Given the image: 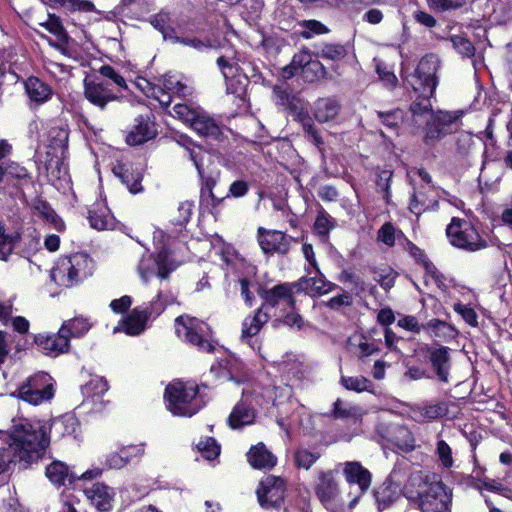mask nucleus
<instances>
[{"mask_svg": "<svg viewBox=\"0 0 512 512\" xmlns=\"http://www.w3.org/2000/svg\"><path fill=\"white\" fill-rule=\"evenodd\" d=\"M198 386L193 382L173 381L165 390L166 408L175 416L191 417L201 408L196 396Z\"/></svg>", "mask_w": 512, "mask_h": 512, "instance_id": "39448f33", "label": "nucleus"}, {"mask_svg": "<svg viewBox=\"0 0 512 512\" xmlns=\"http://www.w3.org/2000/svg\"><path fill=\"white\" fill-rule=\"evenodd\" d=\"M346 55V50L341 45L327 44L323 46L320 52V57L329 60H340Z\"/></svg>", "mask_w": 512, "mask_h": 512, "instance_id": "5fc2aeb1", "label": "nucleus"}, {"mask_svg": "<svg viewBox=\"0 0 512 512\" xmlns=\"http://www.w3.org/2000/svg\"><path fill=\"white\" fill-rule=\"evenodd\" d=\"M24 87L30 101L37 104L47 102L53 94L52 88L37 77H29Z\"/></svg>", "mask_w": 512, "mask_h": 512, "instance_id": "c85d7f7f", "label": "nucleus"}, {"mask_svg": "<svg viewBox=\"0 0 512 512\" xmlns=\"http://www.w3.org/2000/svg\"><path fill=\"white\" fill-rule=\"evenodd\" d=\"M94 261L85 253L61 257L51 270V279L60 287L70 288L93 274Z\"/></svg>", "mask_w": 512, "mask_h": 512, "instance_id": "20e7f679", "label": "nucleus"}, {"mask_svg": "<svg viewBox=\"0 0 512 512\" xmlns=\"http://www.w3.org/2000/svg\"><path fill=\"white\" fill-rule=\"evenodd\" d=\"M196 446L201 455L207 460H213L220 454V446L214 438L207 437L202 439Z\"/></svg>", "mask_w": 512, "mask_h": 512, "instance_id": "a18cd8bd", "label": "nucleus"}, {"mask_svg": "<svg viewBox=\"0 0 512 512\" xmlns=\"http://www.w3.org/2000/svg\"><path fill=\"white\" fill-rule=\"evenodd\" d=\"M115 176L121 179L132 194H137L143 190L141 181L143 178L140 169H134L131 165L118 163L113 168Z\"/></svg>", "mask_w": 512, "mask_h": 512, "instance_id": "aec40b11", "label": "nucleus"}, {"mask_svg": "<svg viewBox=\"0 0 512 512\" xmlns=\"http://www.w3.org/2000/svg\"><path fill=\"white\" fill-rule=\"evenodd\" d=\"M431 193H434V191L430 187H428V191L414 192L409 204V210L418 216L424 211L433 208L436 205V200L429 195Z\"/></svg>", "mask_w": 512, "mask_h": 512, "instance_id": "4c0bfd02", "label": "nucleus"}, {"mask_svg": "<svg viewBox=\"0 0 512 512\" xmlns=\"http://www.w3.org/2000/svg\"><path fill=\"white\" fill-rule=\"evenodd\" d=\"M446 412L447 408L444 403H436L418 407L414 411L415 416L419 421H432L443 417Z\"/></svg>", "mask_w": 512, "mask_h": 512, "instance_id": "ea45409f", "label": "nucleus"}, {"mask_svg": "<svg viewBox=\"0 0 512 512\" xmlns=\"http://www.w3.org/2000/svg\"><path fill=\"white\" fill-rule=\"evenodd\" d=\"M217 65L227 81V91L238 96L242 95L248 79L239 74V65L235 57L220 56L217 59Z\"/></svg>", "mask_w": 512, "mask_h": 512, "instance_id": "ddd939ff", "label": "nucleus"}, {"mask_svg": "<svg viewBox=\"0 0 512 512\" xmlns=\"http://www.w3.org/2000/svg\"><path fill=\"white\" fill-rule=\"evenodd\" d=\"M85 98L93 105L104 109L108 102L115 99L107 83L95 79L84 80Z\"/></svg>", "mask_w": 512, "mask_h": 512, "instance_id": "2eb2a0df", "label": "nucleus"}, {"mask_svg": "<svg viewBox=\"0 0 512 512\" xmlns=\"http://www.w3.org/2000/svg\"><path fill=\"white\" fill-rule=\"evenodd\" d=\"M333 415L340 419L357 418L360 416V410L356 406L337 399L334 403Z\"/></svg>", "mask_w": 512, "mask_h": 512, "instance_id": "8fccbe9b", "label": "nucleus"}, {"mask_svg": "<svg viewBox=\"0 0 512 512\" xmlns=\"http://www.w3.org/2000/svg\"><path fill=\"white\" fill-rule=\"evenodd\" d=\"M430 8L438 11L458 9L466 4V0H427Z\"/></svg>", "mask_w": 512, "mask_h": 512, "instance_id": "13d9d810", "label": "nucleus"}, {"mask_svg": "<svg viewBox=\"0 0 512 512\" xmlns=\"http://www.w3.org/2000/svg\"><path fill=\"white\" fill-rule=\"evenodd\" d=\"M439 67L440 61L436 55L429 54L423 57L415 70L414 77L417 83L414 84V90L423 89L424 94L433 95L438 84Z\"/></svg>", "mask_w": 512, "mask_h": 512, "instance_id": "9b49d317", "label": "nucleus"}, {"mask_svg": "<svg viewBox=\"0 0 512 512\" xmlns=\"http://www.w3.org/2000/svg\"><path fill=\"white\" fill-rule=\"evenodd\" d=\"M475 487L480 490V492L484 488L486 490L497 492L509 499H512V490L504 487L501 482L495 479L485 478L481 480L479 484L475 485Z\"/></svg>", "mask_w": 512, "mask_h": 512, "instance_id": "603ef678", "label": "nucleus"}, {"mask_svg": "<svg viewBox=\"0 0 512 512\" xmlns=\"http://www.w3.org/2000/svg\"><path fill=\"white\" fill-rule=\"evenodd\" d=\"M319 454L313 453L307 449H298L294 453V462L298 468L308 470L317 460Z\"/></svg>", "mask_w": 512, "mask_h": 512, "instance_id": "3c124183", "label": "nucleus"}, {"mask_svg": "<svg viewBox=\"0 0 512 512\" xmlns=\"http://www.w3.org/2000/svg\"><path fill=\"white\" fill-rule=\"evenodd\" d=\"M334 220L332 217L326 212H319L316 221L314 223V229L317 234L321 236H325L329 233L331 229L334 228Z\"/></svg>", "mask_w": 512, "mask_h": 512, "instance_id": "864d4df0", "label": "nucleus"}, {"mask_svg": "<svg viewBox=\"0 0 512 512\" xmlns=\"http://www.w3.org/2000/svg\"><path fill=\"white\" fill-rule=\"evenodd\" d=\"M405 240L401 230L395 228L391 223H385L377 233V240L387 246H393L396 241Z\"/></svg>", "mask_w": 512, "mask_h": 512, "instance_id": "37998d69", "label": "nucleus"}, {"mask_svg": "<svg viewBox=\"0 0 512 512\" xmlns=\"http://www.w3.org/2000/svg\"><path fill=\"white\" fill-rule=\"evenodd\" d=\"M430 116L433 118V121L429 124L427 137L433 139L448 133L449 127L458 120L460 114L439 111L435 115Z\"/></svg>", "mask_w": 512, "mask_h": 512, "instance_id": "a878e982", "label": "nucleus"}, {"mask_svg": "<svg viewBox=\"0 0 512 512\" xmlns=\"http://www.w3.org/2000/svg\"><path fill=\"white\" fill-rule=\"evenodd\" d=\"M175 331L179 338L197 346L199 350H213V345L208 340L210 328L205 322L187 315L179 316L175 320Z\"/></svg>", "mask_w": 512, "mask_h": 512, "instance_id": "0eeeda50", "label": "nucleus"}, {"mask_svg": "<svg viewBox=\"0 0 512 512\" xmlns=\"http://www.w3.org/2000/svg\"><path fill=\"white\" fill-rule=\"evenodd\" d=\"M49 444L47 429L40 422L22 420L14 424L5 448H0V475L12 462L25 467L37 461Z\"/></svg>", "mask_w": 512, "mask_h": 512, "instance_id": "f257e3e1", "label": "nucleus"}, {"mask_svg": "<svg viewBox=\"0 0 512 512\" xmlns=\"http://www.w3.org/2000/svg\"><path fill=\"white\" fill-rule=\"evenodd\" d=\"M264 403L267 401L263 395L243 392L241 401L235 405L228 417L229 426L232 429H239L251 425L255 420V407H261Z\"/></svg>", "mask_w": 512, "mask_h": 512, "instance_id": "1a4fd4ad", "label": "nucleus"}, {"mask_svg": "<svg viewBox=\"0 0 512 512\" xmlns=\"http://www.w3.org/2000/svg\"><path fill=\"white\" fill-rule=\"evenodd\" d=\"M192 128L200 135L214 140L222 136L221 125L203 109L198 114Z\"/></svg>", "mask_w": 512, "mask_h": 512, "instance_id": "393cba45", "label": "nucleus"}, {"mask_svg": "<svg viewBox=\"0 0 512 512\" xmlns=\"http://www.w3.org/2000/svg\"><path fill=\"white\" fill-rule=\"evenodd\" d=\"M50 33L55 35L61 43H65L67 41V35L64 32V29L59 22V20L54 16H49V19L42 24Z\"/></svg>", "mask_w": 512, "mask_h": 512, "instance_id": "4d7b16f0", "label": "nucleus"}, {"mask_svg": "<svg viewBox=\"0 0 512 512\" xmlns=\"http://www.w3.org/2000/svg\"><path fill=\"white\" fill-rule=\"evenodd\" d=\"M429 360L439 380L448 382L450 355L446 347L429 349Z\"/></svg>", "mask_w": 512, "mask_h": 512, "instance_id": "cd10ccee", "label": "nucleus"}, {"mask_svg": "<svg viewBox=\"0 0 512 512\" xmlns=\"http://www.w3.org/2000/svg\"><path fill=\"white\" fill-rule=\"evenodd\" d=\"M108 390L107 383L101 378L92 379L86 386L85 392H93L96 395H102Z\"/></svg>", "mask_w": 512, "mask_h": 512, "instance_id": "774afa93", "label": "nucleus"}, {"mask_svg": "<svg viewBox=\"0 0 512 512\" xmlns=\"http://www.w3.org/2000/svg\"><path fill=\"white\" fill-rule=\"evenodd\" d=\"M343 474L346 481L350 484H357L362 493L370 487L371 473L360 462H346Z\"/></svg>", "mask_w": 512, "mask_h": 512, "instance_id": "412c9836", "label": "nucleus"}, {"mask_svg": "<svg viewBox=\"0 0 512 512\" xmlns=\"http://www.w3.org/2000/svg\"><path fill=\"white\" fill-rule=\"evenodd\" d=\"M166 20H167V15H165V14H158V15H156V16H154L152 18L151 24L156 29L161 31L164 40H169L170 41V39H172V36H173V31L169 30V29H165Z\"/></svg>", "mask_w": 512, "mask_h": 512, "instance_id": "338daca9", "label": "nucleus"}, {"mask_svg": "<svg viewBox=\"0 0 512 512\" xmlns=\"http://www.w3.org/2000/svg\"><path fill=\"white\" fill-rule=\"evenodd\" d=\"M446 237L453 247L467 252H477L489 246L502 249L503 246L508 245L496 237H483L471 222L457 217L452 218L447 226Z\"/></svg>", "mask_w": 512, "mask_h": 512, "instance_id": "7ed1b4c3", "label": "nucleus"}, {"mask_svg": "<svg viewBox=\"0 0 512 512\" xmlns=\"http://www.w3.org/2000/svg\"><path fill=\"white\" fill-rule=\"evenodd\" d=\"M50 431L56 438L76 439L80 432V424L75 416L66 414L52 421Z\"/></svg>", "mask_w": 512, "mask_h": 512, "instance_id": "4be33fe9", "label": "nucleus"}, {"mask_svg": "<svg viewBox=\"0 0 512 512\" xmlns=\"http://www.w3.org/2000/svg\"><path fill=\"white\" fill-rule=\"evenodd\" d=\"M201 110L202 109L200 107H192L187 104H176L173 106L170 114L192 127Z\"/></svg>", "mask_w": 512, "mask_h": 512, "instance_id": "79ce46f5", "label": "nucleus"}, {"mask_svg": "<svg viewBox=\"0 0 512 512\" xmlns=\"http://www.w3.org/2000/svg\"><path fill=\"white\" fill-rule=\"evenodd\" d=\"M35 342L46 355L53 357L68 352L70 347L69 337L61 329L55 335L39 334L35 337Z\"/></svg>", "mask_w": 512, "mask_h": 512, "instance_id": "f3484780", "label": "nucleus"}, {"mask_svg": "<svg viewBox=\"0 0 512 512\" xmlns=\"http://www.w3.org/2000/svg\"><path fill=\"white\" fill-rule=\"evenodd\" d=\"M339 108L337 100L322 98L315 103L314 116L319 122H328L337 116Z\"/></svg>", "mask_w": 512, "mask_h": 512, "instance_id": "c9c22d12", "label": "nucleus"}, {"mask_svg": "<svg viewBox=\"0 0 512 512\" xmlns=\"http://www.w3.org/2000/svg\"><path fill=\"white\" fill-rule=\"evenodd\" d=\"M303 289L312 296H319L331 292L336 285L327 281L325 277L316 270V275L305 278L301 281Z\"/></svg>", "mask_w": 512, "mask_h": 512, "instance_id": "473e14b6", "label": "nucleus"}, {"mask_svg": "<svg viewBox=\"0 0 512 512\" xmlns=\"http://www.w3.org/2000/svg\"><path fill=\"white\" fill-rule=\"evenodd\" d=\"M351 350L359 357H368L377 351L374 344L369 343L362 334H355L349 338Z\"/></svg>", "mask_w": 512, "mask_h": 512, "instance_id": "a19ab883", "label": "nucleus"}, {"mask_svg": "<svg viewBox=\"0 0 512 512\" xmlns=\"http://www.w3.org/2000/svg\"><path fill=\"white\" fill-rule=\"evenodd\" d=\"M159 85L165 93L170 95V102L172 101V96L187 97L193 93V87L182 82L175 75H164Z\"/></svg>", "mask_w": 512, "mask_h": 512, "instance_id": "2f4dec72", "label": "nucleus"}, {"mask_svg": "<svg viewBox=\"0 0 512 512\" xmlns=\"http://www.w3.org/2000/svg\"><path fill=\"white\" fill-rule=\"evenodd\" d=\"M269 313L265 311V306L257 310L253 316H248L242 324V338L247 339L255 336L269 320Z\"/></svg>", "mask_w": 512, "mask_h": 512, "instance_id": "72a5a7b5", "label": "nucleus"}, {"mask_svg": "<svg viewBox=\"0 0 512 512\" xmlns=\"http://www.w3.org/2000/svg\"><path fill=\"white\" fill-rule=\"evenodd\" d=\"M451 42L453 47L463 56L470 57L474 54V47L472 43L461 36H452Z\"/></svg>", "mask_w": 512, "mask_h": 512, "instance_id": "052dcab7", "label": "nucleus"}, {"mask_svg": "<svg viewBox=\"0 0 512 512\" xmlns=\"http://www.w3.org/2000/svg\"><path fill=\"white\" fill-rule=\"evenodd\" d=\"M136 124L132 128V130L127 135V143L130 145H139L150 139H152L155 134V126L154 123L150 121V119L144 118L140 116L136 118Z\"/></svg>", "mask_w": 512, "mask_h": 512, "instance_id": "b1692460", "label": "nucleus"}, {"mask_svg": "<svg viewBox=\"0 0 512 512\" xmlns=\"http://www.w3.org/2000/svg\"><path fill=\"white\" fill-rule=\"evenodd\" d=\"M435 455L443 468L450 469L453 467L454 458L452 448L445 440L439 437L435 445Z\"/></svg>", "mask_w": 512, "mask_h": 512, "instance_id": "c03bdc74", "label": "nucleus"}, {"mask_svg": "<svg viewBox=\"0 0 512 512\" xmlns=\"http://www.w3.org/2000/svg\"><path fill=\"white\" fill-rule=\"evenodd\" d=\"M291 309L292 310L290 312L286 313L283 316H280V318L276 322H281L290 328H295L299 330L303 327L304 321L302 317L294 311L293 306L291 307Z\"/></svg>", "mask_w": 512, "mask_h": 512, "instance_id": "e2e57ef3", "label": "nucleus"}, {"mask_svg": "<svg viewBox=\"0 0 512 512\" xmlns=\"http://www.w3.org/2000/svg\"><path fill=\"white\" fill-rule=\"evenodd\" d=\"M314 489L317 497L325 506L334 501L339 493L338 485L331 471L318 474Z\"/></svg>", "mask_w": 512, "mask_h": 512, "instance_id": "6ab92c4d", "label": "nucleus"}, {"mask_svg": "<svg viewBox=\"0 0 512 512\" xmlns=\"http://www.w3.org/2000/svg\"><path fill=\"white\" fill-rule=\"evenodd\" d=\"M256 493L258 502L262 508H277L284 500V480L279 477L269 475L260 482Z\"/></svg>", "mask_w": 512, "mask_h": 512, "instance_id": "f8f14e48", "label": "nucleus"}, {"mask_svg": "<svg viewBox=\"0 0 512 512\" xmlns=\"http://www.w3.org/2000/svg\"><path fill=\"white\" fill-rule=\"evenodd\" d=\"M7 171V179H23L28 176L26 168L16 162L4 163Z\"/></svg>", "mask_w": 512, "mask_h": 512, "instance_id": "69168bd1", "label": "nucleus"}, {"mask_svg": "<svg viewBox=\"0 0 512 512\" xmlns=\"http://www.w3.org/2000/svg\"><path fill=\"white\" fill-rule=\"evenodd\" d=\"M265 311L269 306L276 307L282 305L284 307H292L294 299L292 297L291 288L287 284H281L273 287L265 293Z\"/></svg>", "mask_w": 512, "mask_h": 512, "instance_id": "c756f323", "label": "nucleus"}, {"mask_svg": "<svg viewBox=\"0 0 512 512\" xmlns=\"http://www.w3.org/2000/svg\"><path fill=\"white\" fill-rule=\"evenodd\" d=\"M164 307L165 304L161 301V295L159 294L157 299L150 305L134 308L130 314L113 329V332L124 331L130 336L139 335L145 330L149 317L159 315Z\"/></svg>", "mask_w": 512, "mask_h": 512, "instance_id": "6e6552de", "label": "nucleus"}, {"mask_svg": "<svg viewBox=\"0 0 512 512\" xmlns=\"http://www.w3.org/2000/svg\"><path fill=\"white\" fill-rule=\"evenodd\" d=\"M377 114L383 124L390 129L397 128L399 123L403 120V112L401 110H395L387 113L378 112Z\"/></svg>", "mask_w": 512, "mask_h": 512, "instance_id": "680f3d73", "label": "nucleus"}, {"mask_svg": "<svg viewBox=\"0 0 512 512\" xmlns=\"http://www.w3.org/2000/svg\"><path fill=\"white\" fill-rule=\"evenodd\" d=\"M83 492L90 503L99 511H109L114 502V491L103 483H94L85 487Z\"/></svg>", "mask_w": 512, "mask_h": 512, "instance_id": "dca6fc26", "label": "nucleus"}, {"mask_svg": "<svg viewBox=\"0 0 512 512\" xmlns=\"http://www.w3.org/2000/svg\"><path fill=\"white\" fill-rule=\"evenodd\" d=\"M178 144L183 147L185 155H187L191 159V161L194 163L196 169L201 174L202 173V170H201L202 156L204 154L202 149L199 146L192 143L190 140H186V139L183 141V143L178 142Z\"/></svg>", "mask_w": 512, "mask_h": 512, "instance_id": "de8ad7c7", "label": "nucleus"}, {"mask_svg": "<svg viewBox=\"0 0 512 512\" xmlns=\"http://www.w3.org/2000/svg\"><path fill=\"white\" fill-rule=\"evenodd\" d=\"M341 383L348 390H353L356 392L369 391L372 387V383L370 380L363 376H355V377H345L342 376Z\"/></svg>", "mask_w": 512, "mask_h": 512, "instance_id": "09e8293b", "label": "nucleus"}, {"mask_svg": "<svg viewBox=\"0 0 512 512\" xmlns=\"http://www.w3.org/2000/svg\"><path fill=\"white\" fill-rule=\"evenodd\" d=\"M169 257L170 252L166 248H162L156 258H153L151 255L143 256L138 266L142 280L146 282L155 275L160 278H166L178 266Z\"/></svg>", "mask_w": 512, "mask_h": 512, "instance_id": "9d476101", "label": "nucleus"}, {"mask_svg": "<svg viewBox=\"0 0 512 512\" xmlns=\"http://www.w3.org/2000/svg\"><path fill=\"white\" fill-rule=\"evenodd\" d=\"M45 475L53 485L58 487L73 484L76 481V474L62 461L50 463L46 467Z\"/></svg>", "mask_w": 512, "mask_h": 512, "instance_id": "5701e85b", "label": "nucleus"}, {"mask_svg": "<svg viewBox=\"0 0 512 512\" xmlns=\"http://www.w3.org/2000/svg\"><path fill=\"white\" fill-rule=\"evenodd\" d=\"M454 310L462 316L464 321L470 326L478 325V317L475 310L465 304L457 303L454 305Z\"/></svg>", "mask_w": 512, "mask_h": 512, "instance_id": "bf43d9fd", "label": "nucleus"}, {"mask_svg": "<svg viewBox=\"0 0 512 512\" xmlns=\"http://www.w3.org/2000/svg\"><path fill=\"white\" fill-rule=\"evenodd\" d=\"M307 66L308 69L315 72L316 76L325 73L323 65L319 61H312L311 53L308 50H302L295 54L290 65L284 68V75L286 77H292L300 70H304Z\"/></svg>", "mask_w": 512, "mask_h": 512, "instance_id": "a211bd4d", "label": "nucleus"}, {"mask_svg": "<svg viewBox=\"0 0 512 512\" xmlns=\"http://www.w3.org/2000/svg\"><path fill=\"white\" fill-rule=\"evenodd\" d=\"M258 243L264 253L286 254L295 239L278 230H266L262 227L257 231Z\"/></svg>", "mask_w": 512, "mask_h": 512, "instance_id": "4468645a", "label": "nucleus"}, {"mask_svg": "<svg viewBox=\"0 0 512 512\" xmlns=\"http://www.w3.org/2000/svg\"><path fill=\"white\" fill-rule=\"evenodd\" d=\"M421 95L411 104L410 110L414 116L431 115L430 111L432 108L430 98L433 95L429 93L424 94L423 89H419Z\"/></svg>", "mask_w": 512, "mask_h": 512, "instance_id": "49530a36", "label": "nucleus"}, {"mask_svg": "<svg viewBox=\"0 0 512 512\" xmlns=\"http://www.w3.org/2000/svg\"><path fill=\"white\" fill-rule=\"evenodd\" d=\"M135 85L147 97L156 99L162 106L168 107L170 105V95L165 93L160 85H154L142 77L136 79Z\"/></svg>", "mask_w": 512, "mask_h": 512, "instance_id": "e433bc0d", "label": "nucleus"}, {"mask_svg": "<svg viewBox=\"0 0 512 512\" xmlns=\"http://www.w3.org/2000/svg\"><path fill=\"white\" fill-rule=\"evenodd\" d=\"M91 328V323L82 317H76L65 321L60 329L62 333L70 337H82Z\"/></svg>", "mask_w": 512, "mask_h": 512, "instance_id": "58836bf2", "label": "nucleus"}, {"mask_svg": "<svg viewBox=\"0 0 512 512\" xmlns=\"http://www.w3.org/2000/svg\"><path fill=\"white\" fill-rule=\"evenodd\" d=\"M126 456L122 455L121 450L119 452H114L106 455L105 465L110 469H121L127 465L125 458Z\"/></svg>", "mask_w": 512, "mask_h": 512, "instance_id": "0e129e2a", "label": "nucleus"}, {"mask_svg": "<svg viewBox=\"0 0 512 512\" xmlns=\"http://www.w3.org/2000/svg\"><path fill=\"white\" fill-rule=\"evenodd\" d=\"M410 481L418 485L417 503L422 512H451L453 489L438 475L419 472Z\"/></svg>", "mask_w": 512, "mask_h": 512, "instance_id": "f03ea898", "label": "nucleus"}, {"mask_svg": "<svg viewBox=\"0 0 512 512\" xmlns=\"http://www.w3.org/2000/svg\"><path fill=\"white\" fill-rule=\"evenodd\" d=\"M401 497L398 485L386 480L375 491V498L379 510H384L392 506Z\"/></svg>", "mask_w": 512, "mask_h": 512, "instance_id": "7c9ffc66", "label": "nucleus"}, {"mask_svg": "<svg viewBox=\"0 0 512 512\" xmlns=\"http://www.w3.org/2000/svg\"><path fill=\"white\" fill-rule=\"evenodd\" d=\"M54 394L53 378L44 372L29 377L17 390L21 400L35 406L49 402Z\"/></svg>", "mask_w": 512, "mask_h": 512, "instance_id": "423d86ee", "label": "nucleus"}, {"mask_svg": "<svg viewBox=\"0 0 512 512\" xmlns=\"http://www.w3.org/2000/svg\"><path fill=\"white\" fill-rule=\"evenodd\" d=\"M249 464L255 469H270L275 466L276 457L263 443L252 446L247 453Z\"/></svg>", "mask_w": 512, "mask_h": 512, "instance_id": "bb28decb", "label": "nucleus"}, {"mask_svg": "<svg viewBox=\"0 0 512 512\" xmlns=\"http://www.w3.org/2000/svg\"><path fill=\"white\" fill-rule=\"evenodd\" d=\"M302 26L304 27V30L301 32V35L306 39L312 38L314 35L326 33L328 31L322 23L316 20L304 21Z\"/></svg>", "mask_w": 512, "mask_h": 512, "instance_id": "6e6d98bb", "label": "nucleus"}, {"mask_svg": "<svg viewBox=\"0 0 512 512\" xmlns=\"http://www.w3.org/2000/svg\"><path fill=\"white\" fill-rule=\"evenodd\" d=\"M88 219L91 227L97 230H105L113 225V216L102 203L95 204L93 208L89 210Z\"/></svg>", "mask_w": 512, "mask_h": 512, "instance_id": "f704fd0d", "label": "nucleus"}]
</instances>
